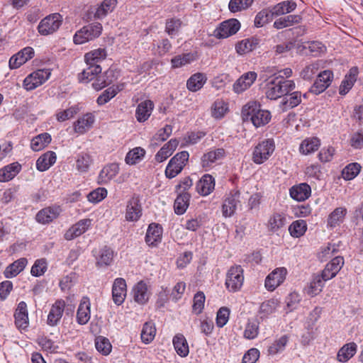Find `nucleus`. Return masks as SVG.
<instances>
[{
	"label": "nucleus",
	"instance_id": "obj_16",
	"mask_svg": "<svg viewBox=\"0 0 363 363\" xmlns=\"http://www.w3.org/2000/svg\"><path fill=\"white\" fill-rule=\"evenodd\" d=\"M257 77L255 72H248L243 74L233 84V90L235 93L240 94L248 88L255 82Z\"/></svg>",
	"mask_w": 363,
	"mask_h": 363
},
{
	"label": "nucleus",
	"instance_id": "obj_13",
	"mask_svg": "<svg viewBox=\"0 0 363 363\" xmlns=\"http://www.w3.org/2000/svg\"><path fill=\"white\" fill-rule=\"evenodd\" d=\"M34 50L31 47H26L13 55L9 60L10 69H14L20 67L34 57Z\"/></svg>",
	"mask_w": 363,
	"mask_h": 363
},
{
	"label": "nucleus",
	"instance_id": "obj_58",
	"mask_svg": "<svg viewBox=\"0 0 363 363\" xmlns=\"http://www.w3.org/2000/svg\"><path fill=\"white\" fill-rule=\"evenodd\" d=\"M196 60V55L192 52L185 53L175 56L172 59V67L179 68L182 66L190 64Z\"/></svg>",
	"mask_w": 363,
	"mask_h": 363
},
{
	"label": "nucleus",
	"instance_id": "obj_2",
	"mask_svg": "<svg viewBox=\"0 0 363 363\" xmlns=\"http://www.w3.org/2000/svg\"><path fill=\"white\" fill-rule=\"evenodd\" d=\"M242 116L244 121L250 120L257 128L266 125L271 119L270 112L261 109L256 101H250L242 107Z\"/></svg>",
	"mask_w": 363,
	"mask_h": 363
},
{
	"label": "nucleus",
	"instance_id": "obj_3",
	"mask_svg": "<svg viewBox=\"0 0 363 363\" xmlns=\"http://www.w3.org/2000/svg\"><path fill=\"white\" fill-rule=\"evenodd\" d=\"M103 30L101 23L94 22L83 26L73 36V41L77 45L84 44L99 38Z\"/></svg>",
	"mask_w": 363,
	"mask_h": 363
},
{
	"label": "nucleus",
	"instance_id": "obj_22",
	"mask_svg": "<svg viewBox=\"0 0 363 363\" xmlns=\"http://www.w3.org/2000/svg\"><path fill=\"white\" fill-rule=\"evenodd\" d=\"M90 219H82L69 228L65 234L67 240H72L85 233L90 226Z\"/></svg>",
	"mask_w": 363,
	"mask_h": 363
},
{
	"label": "nucleus",
	"instance_id": "obj_25",
	"mask_svg": "<svg viewBox=\"0 0 363 363\" xmlns=\"http://www.w3.org/2000/svg\"><path fill=\"white\" fill-rule=\"evenodd\" d=\"M91 303L87 297H83L77 312V321L80 325L86 324L91 317Z\"/></svg>",
	"mask_w": 363,
	"mask_h": 363
},
{
	"label": "nucleus",
	"instance_id": "obj_10",
	"mask_svg": "<svg viewBox=\"0 0 363 363\" xmlns=\"http://www.w3.org/2000/svg\"><path fill=\"white\" fill-rule=\"evenodd\" d=\"M240 192L238 190L230 191L224 199L222 205V214L225 218L231 217L235 213L240 203Z\"/></svg>",
	"mask_w": 363,
	"mask_h": 363
},
{
	"label": "nucleus",
	"instance_id": "obj_57",
	"mask_svg": "<svg viewBox=\"0 0 363 363\" xmlns=\"http://www.w3.org/2000/svg\"><path fill=\"white\" fill-rule=\"evenodd\" d=\"M307 230L306 222L303 220L294 221L289 227L290 235L294 238L303 236Z\"/></svg>",
	"mask_w": 363,
	"mask_h": 363
},
{
	"label": "nucleus",
	"instance_id": "obj_29",
	"mask_svg": "<svg viewBox=\"0 0 363 363\" xmlns=\"http://www.w3.org/2000/svg\"><path fill=\"white\" fill-rule=\"evenodd\" d=\"M291 197L298 201L307 199L311 194V186L306 183L293 186L289 190Z\"/></svg>",
	"mask_w": 363,
	"mask_h": 363
},
{
	"label": "nucleus",
	"instance_id": "obj_43",
	"mask_svg": "<svg viewBox=\"0 0 363 363\" xmlns=\"http://www.w3.org/2000/svg\"><path fill=\"white\" fill-rule=\"evenodd\" d=\"M325 280L323 276L320 274H315L313 277L311 281L310 282L309 286L307 289V293L311 296H315L320 294L324 286Z\"/></svg>",
	"mask_w": 363,
	"mask_h": 363
},
{
	"label": "nucleus",
	"instance_id": "obj_38",
	"mask_svg": "<svg viewBox=\"0 0 363 363\" xmlns=\"http://www.w3.org/2000/svg\"><path fill=\"white\" fill-rule=\"evenodd\" d=\"M357 345L355 342H351L344 345L338 351L337 359L340 362H347L357 352Z\"/></svg>",
	"mask_w": 363,
	"mask_h": 363
},
{
	"label": "nucleus",
	"instance_id": "obj_34",
	"mask_svg": "<svg viewBox=\"0 0 363 363\" xmlns=\"http://www.w3.org/2000/svg\"><path fill=\"white\" fill-rule=\"evenodd\" d=\"M56 160V153L52 151H48L37 160L36 168L40 172L46 171L55 163Z\"/></svg>",
	"mask_w": 363,
	"mask_h": 363
},
{
	"label": "nucleus",
	"instance_id": "obj_36",
	"mask_svg": "<svg viewBox=\"0 0 363 363\" xmlns=\"http://www.w3.org/2000/svg\"><path fill=\"white\" fill-rule=\"evenodd\" d=\"M28 260L22 257L10 264L5 269L4 274L6 278H13L19 274L26 267Z\"/></svg>",
	"mask_w": 363,
	"mask_h": 363
},
{
	"label": "nucleus",
	"instance_id": "obj_9",
	"mask_svg": "<svg viewBox=\"0 0 363 363\" xmlns=\"http://www.w3.org/2000/svg\"><path fill=\"white\" fill-rule=\"evenodd\" d=\"M50 72L48 69H38L27 76L23 81L26 90H33L48 79Z\"/></svg>",
	"mask_w": 363,
	"mask_h": 363
},
{
	"label": "nucleus",
	"instance_id": "obj_4",
	"mask_svg": "<svg viewBox=\"0 0 363 363\" xmlns=\"http://www.w3.org/2000/svg\"><path fill=\"white\" fill-rule=\"evenodd\" d=\"M274 150L275 143L274 140L272 138L264 139L255 147L252 155V160L255 164H263L269 160Z\"/></svg>",
	"mask_w": 363,
	"mask_h": 363
},
{
	"label": "nucleus",
	"instance_id": "obj_54",
	"mask_svg": "<svg viewBox=\"0 0 363 363\" xmlns=\"http://www.w3.org/2000/svg\"><path fill=\"white\" fill-rule=\"evenodd\" d=\"M156 335L155 325L152 322H146L142 328L140 337L145 344L150 343L155 338Z\"/></svg>",
	"mask_w": 363,
	"mask_h": 363
},
{
	"label": "nucleus",
	"instance_id": "obj_59",
	"mask_svg": "<svg viewBox=\"0 0 363 363\" xmlns=\"http://www.w3.org/2000/svg\"><path fill=\"white\" fill-rule=\"evenodd\" d=\"M288 341V336L286 335H282L269 346L268 353L271 355H274L279 352H282L285 349Z\"/></svg>",
	"mask_w": 363,
	"mask_h": 363
},
{
	"label": "nucleus",
	"instance_id": "obj_51",
	"mask_svg": "<svg viewBox=\"0 0 363 363\" xmlns=\"http://www.w3.org/2000/svg\"><path fill=\"white\" fill-rule=\"evenodd\" d=\"M190 195L187 192L180 193L174 201V211L178 215L184 213L189 206Z\"/></svg>",
	"mask_w": 363,
	"mask_h": 363
},
{
	"label": "nucleus",
	"instance_id": "obj_41",
	"mask_svg": "<svg viewBox=\"0 0 363 363\" xmlns=\"http://www.w3.org/2000/svg\"><path fill=\"white\" fill-rule=\"evenodd\" d=\"M172 342L177 353L180 357H185L189 354V345L185 337L182 334H177L173 337Z\"/></svg>",
	"mask_w": 363,
	"mask_h": 363
},
{
	"label": "nucleus",
	"instance_id": "obj_17",
	"mask_svg": "<svg viewBox=\"0 0 363 363\" xmlns=\"http://www.w3.org/2000/svg\"><path fill=\"white\" fill-rule=\"evenodd\" d=\"M343 265V257L336 256L326 264L325 269L322 271L321 274L323 276L325 280H330L336 276Z\"/></svg>",
	"mask_w": 363,
	"mask_h": 363
},
{
	"label": "nucleus",
	"instance_id": "obj_44",
	"mask_svg": "<svg viewBox=\"0 0 363 363\" xmlns=\"http://www.w3.org/2000/svg\"><path fill=\"white\" fill-rule=\"evenodd\" d=\"M117 4V0H104L94 13L96 18L101 19L112 12Z\"/></svg>",
	"mask_w": 363,
	"mask_h": 363
},
{
	"label": "nucleus",
	"instance_id": "obj_42",
	"mask_svg": "<svg viewBox=\"0 0 363 363\" xmlns=\"http://www.w3.org/2000/svg\"><path fill=\"white\" fill-rule=\"evenodd\" d=\"M51 135L48 133H43L34 137L30 141V148L35 152L44 149L51 142Z\"/></svg>",
	"mask_w": 363,
	"mask_h": 363
},
{
	"label": "nucleus",
	"instance_id": "obj_53",
	"mask_svg": "<svg viewBox=\"0 0 363 363\" xmlns=\"http://www.w3.org/2000/svg\"><path fill=\"white\" fill-rule=\"evenodd\" d=\"M301 102V94L299 91H294L284 96L281 101L283 109L291 108L297 106Z\"/></svg>",
	"mask_w": 363,
	"mask_h": 363
},
{
	"label": "nucleus",
	"instance_id": "obj_24",
	"mask_svg": "<svg viewBox=\"0 0 363 363\" xmlns=\"http://www.w3.org/2000/svg\"><path fill=\"white\" fill-rule=\"evenodd\" d=\"M15 324L18 329H26L28 328V315L27 310V305L24 301H21L16 310L15 314Z\"/></svg>",
	"mask_w": 363,
	"mask_h": 363
},
{
	"label": "nucleus",
	"instance_id": "obj_56",
	"mask_svg": "<svg viewBox=\"0 0 363 363\" xmlns=\"http://www.w3.org/2000/svg\"><path fill=\"white\" fill-rule=\"evenodd\" d=\"M278 306L279 301L277 299L272 298L264 301L259 307V313L262 315L260 318L264 319L274 313Z\"/></svg>",
	"mask_w": 363,
	"mask_h": 363
},
{
	"label": "nucleus",
	"instance_id": "obj_11",
	"mask_svg": "<svg viewBox=\"0 0 363 363\" xmlns=\"http://www.w3.org/2000/svg\"><path fill=\"white\" fill-rule=\"evenodd\" d=\"M142 216V206L138 196L134 195L127 202L125 218L129 222H135Z\"/></svg>",
	"mask_w": 363,
	"mask_h": 363
},
{
	"label": "nucleus",
	"instance_id": "obj_15",
	"mask_svg": "<svg viewBox=\"0 0 363 363\" xmlns=\"http://www.w3.org/2000/svg\"><path fill=\"white\" fill-rule=\"evenodd\" d=\"M94 122L95 116L93 113L84 114L74 123V130L78 134H84L93 127Z\"/></svg>",
	"mask_w": 363,
	"mask_h": 363
},
{
	"label": "nucleus",
	"instance_id": "obj_55",
	"mask_svg": "<svg viewBox=\"0 0 363 363\" xmlns=\"http://www.w3.org/2000/svg\"><path fill=\"white\" fill-rule=\"evenodd\" d=\"M145 155V150L140 147H137L127 153L125 161L126 164L133 165L140 162L144 158Z\"/></svg>",
	"mask_w": 363,
	"mask_h": 363
},
{
	"label": "nucleus",
	"instance_id": "obj_20",
	"mask_svg": "<svg viewBox=\"0 0 363 363\" xmlns=\"http://www.w3.org/2000/svg\"><path fill=\"white\" fill-rule=\"evenodd\" d=\"M126 283L123 278L115 279L112 287V296L114 303L119 306L123 303L126 296Z\"/></svg>",
	"mask_w": 363,
	"mask_h": 363
},
{
	"label": "nucleus",
	"instance_id": "obj_39",
	"mask_svg": "<svg viewBox=\"0 0 363 363\" xmlns=\"http://www.w3.org/2000/svg\"><path fill=\"white\" fill-rule=\"evenodd\" d=\"M21 165L14 162L0 169V182H6L13 179L20 172Z\"/></svg>",
	"mask_w": 363,
	"mask_h": 363
},
{
	"label": "nucleus",
	"instance_id": "obj_61",
	"mask_svg": "<svg viewBox=\"0 0 363 363\" xmlns=\"http://www.w3.org/2000/svg\"><path fill=\"white\" fill-rule=\"evenodd\" d=\"M95 347L97 351L104 355H108L112 349L109 340L103 336H99L95 339Z\"/></svg>",
	"mask_w": 363,
	"mask_h": 363
},
{
	"label": "nucleus",
	"instance_id": "obj_31",
	"mask_svg": "<svg viewBox=\"0 0 363 363\" xmlns=\"http://www.w3.org/2000/svg\"><path fill=\"white\" fill-rule=\"evenodd\" d=\"M119 172V166L116 163H111L105 166L100 172L98 182L101 184H108Z\"/></svg>",
	"mask_w": 363,
	"mask_h": 363
},
{
	"label": "nucleus",
	"instance_id": "obj_27",
	"mask_svg": "<svg viewBox=\"0 0 363 363\" xmlns=\"http://www.w3.org/2000/svg\"><path fill=\"white\" fill-rule=\"evenodd\" d=\"M94 160L89 153L82 152L76 156L75 168L79 173L84 174L88 172Z\"/></svg>",
	"mask_w": 363,
	"mask_h": 363
},
{
	"label": "nucleus",
	"instance_id": "obj_49",
	"mask_svg": "<svg viewBox=\"0 0 363 363\" xmlns=\"http://www.w3.org/2000/svg\"><path fill=\"white\" fill-rule=\"evenodd\" d=\"M301 21V17L299 15H289L277 19L273 26L277 29H282L298 24Z\"/></svg>",
	"mask_w": 363,
	"mask_h": 363
},
{
	"label": "nucleus",
	"instance_id": "obj_19",
	"mask_svg": "<svg viewBox=\"0 0 363 363\" xmlns=\"http://www.w3.org/2000/svg\"><path fill=\"white\" fill-rule=\"evenodd\" d=\"M62 210L60 206H50L40 210L36 215V220L41 224H47L56 219Z\"/></svg>",
	"mask_w": 363,
	"mask_h": 363
},
{
	"label": "nucleus",
	"instance_id": "obj_63",
	"mask_svg": "<svg viewBox=\"0 0 363 363\" xmlns=\"http://www.w3.org/2000/svg\"><path fill=\"white\" fill-rule=\"evenodd\" d=\"M301 301V295L296 292H291L285 298V303L286 305V313L291 312L296 309L299 303Z\"/></svg>",
	"mask_w": 363,
	"mask_h": 363
},
{
	"label": "nucleus",
	"instance_id": "obj_32",
	"mask_svg": "<svg viewBox=\"0 0 363 363\" xmlns=\"http://www.w3.org/2000/svg\"><path fill=\"white\" fill-rule=\"evenodd\" d=\"M154 108V104L150 100L140 102L135 111V117L139 122L146 121L150 116Z\"/></svg>",
	"mask_w": 363,
	"mask_h": 363
},
{
	"label": "nucleus",
	"instance_id": "obj_14",
	"mask_svg": "<svg viewBox=\"0 0 363 363\" xmlns=\"http://www.w3.org/2000/svg\"><path fill=\"white\" fill-rule=\"evenodd\" d=\"M286 273L287 270L284 267L277 268L272 272L265 279V287L267 289L271 291H274L284 282Z\"/></svg>",
	"mask_w": 363,
	"mask_h": 363
},
{
	"label": "nucleus",
	"instance_id": "obj_18",
	"mask_svg": "<svg viewBox=\"0 0 363 363\" xmlns=\"http://www.w3.org/2000/svg\"><path fill=\"white\" fill-rule=\"evenodd\" d=\"M65 307V303L63 300H57L52 306L48 315L47 323L50 326L57 325L63 315Z\"/></svg>",
	"mask_w": 363,
	"mask_h": 363
},
{
	"label": "nucleus",
	"instance_id": "obj_33",
	"mask_svg": "<svg viewBox=\"0 0 363 363\" xmlns=\"http://www.w3.org/2000/svg\"><path fill=\"white\" fill-rule=\"evenodd\" d=\"M94 256L97 266L106 267L111 264L113 261V251L110 247L104 246L98 252H95Z\"/></svg>",
	"mask_w": 363,
	"mask_h": 363
},
{
	"label": "nucleus",
	"instance_id": "obj_48",
	"mask_svg": "<svg viewBox=\"0 0 363 363\" xmlns=\"http://www.w3.org/2000/svg\"><path fill=\"white\" fill-rule=\"evenodd\" d=\"M206 82V77L203 73L193 74L186 82L187 89L191 91L201 89Z\"/></svg>",
	"mask_w": 363,
	"mask_h": 363
},
{
	"label": "nucleus",
	"instance_id": "obj_21",
	"mask_svg": "<svg viewBox=\"0 0 363 363\" xmlns=\"http://www.w3.org/2000/svg\"><path fill=\"white\" fill-rule=\"evenodd\" d=\"M225 154V152L223 148H218L208 151L201 157V166L206 170H208L213 166V163L222 160L224 157Z\"/></svg>",
	"mask_w": 363,
	"mask_h": 363
},
{
	"label": "nucleus",
	"instance_id": "obj_64",
	"mask_svg": "<svg viewBox=\"0 0 363 363\" xmlns=\"http://www.w3.org/2000/svg\"><path fill=\"white\" fill-rule=\"evenodd\" d=\"M107 194L108 191L106 189L99 187L87 195V199L89 202L96 203L104 200L107 196Z\"/></svg>",
	"mask_w": 363,
	"mask_h": 363
},
{
	"label": "nucleus",
	"instance_id": "obj_12",
	"mask_svg": "<svg viewBox=\"0 0 363 363\" xmlns=\"http://www.w3.org/2000/svg\"><path fill=\"white\" fill-rule=\"evenodd\" d=\"M333 79V73L330 70L320 72L310 91L316 95L322 93L330 86Z\"/></svg>",
	"mask_w": 363,
	"mask_h": 363
},
{
	"label": "nucleus",
	"instance_id": "obj_1",
	"mask_svg": "<svg viewBox=\"0 0 363 363\" xmlns=\"http://www.w3.org/2000/svg\"><path fill=\"white\" fill-rule=\"evenodd\" d=\"M295 87V82L293 80L286 79L282 75H278L267 81L265 94L267 99L277 100L289 94Z\"/></svg>",
	"mask_w": 363,
	"mask_h": 363
},
{
	"label": "nucleus",
	"instance_id": "obj_52",
	"mask_svg": "<svg viewBox=\"0 0 363 363\" xmlns=\"http://www.w3.org/2000/svg\"><path fill=\"white\" fill-rule=\"evenodd\" d=\"M87 68L84 69L79 75V79L81 82H89L92 80L96 75L101 72V67L99 65H86Z\"/></svg>",
	"mask_w": 363,
	"mask_h": 363
},
{
	"label": "nucleus",
	"instance_id": "obj_5",
	"mask_svg": "<svg viewBox=\"0 0 363 363\" xmlns=\"http://www.w3.org/2000/svg\"><path fill=\"white\" fill-rule=\"evenodd\" d=\"M244 271L241 266L231 267L225 275V285L229 292L240 291L244 283Z\"/></svg>",
	"mask_w": 363,
	"mask_h": 363
},
{
	"label": "nucleus",
	"instance_id": "obj_28",
	"mask_svg": "<svg viewBox=\"0 0 363 363\" xmlns=\"http://www.w3.org/2000/svg\"><path fill=\"white\" fill-rule=\"evenodd\" d=\"M215 188V179L210 174H204L196 184V191L202 196L209 195Z\"/></svg>",
	"mask_w": 363,
	"mask_h": 363
},
{
	"label": "nucleus",
	"instance_id": "obj_23",
	"mask_svg": "<svg viewBox=\"0 0 363 363\" xmlns=\"http://www.w3.org/2000/svg\"><path fill=\"white\" fill-rule=\"evenodd\" d=\"M286 224V218L284 214L280 213H274L272 214L267 221V230L271 233H277L284 228Z\"/></svg>",
	"mask_w": 363,
	"mask_h": 363
},
{
	"label": "nucleus",
	"instance_id": "obj_37",
	"mask_svg": "<svg viewBox=\"0 0 363 363\" xmlns=\"http://www.w3.org/2000/svg\"><path fill=\"white\" fill-rule=\"evenodd\" d=\"M259 40L256 38L242 40L235 45V50L239 55H245L256 49Z\"/></svg>",
	"mask_w": 363,
	"mask_h": 363
},
{
	"label": "nucleus",
	"instance_id": "obj_40",
	"mask_svg": "<svg viewBox=\"0 0 363 363\" xmlns=\"http://www.w3.org/2000/svg\"><path fill=\"white\" fill-rule=\"evenodd\" d=\"M259 320L257 318L248 319L243 333V336L247 340L256 338L259 333Z\"/></svg>",
	"mask_w": 363,
	"mask_h": 363
},
{
	"label": "nucleus",
	"instance_id": "obj_7",
	"mask_svg": "<svg viewBox=\"0 0 363 363\" xmlns=\"http://www.w3.org/2000/svg\"><path fill=\"white\" fill-rule=\"evenodd\" d=\"M189 152L182 151L176 154L169 162L165 175L167 178L172 179L178 175L183 169L189 160Z\"/></svg>",
	"mask_w": 363,
	"mask_h": 363
},
{
	"label": "nucleus",
	"instance_id": "obj_60",
	"mask_svg": "<svg viewBox=\"0 0 363 363\" xmlns=\"http://www.w3.org/2000/svg\"><path fill=\"white\" fill-rule=\"evenodd\" d=\"M361 170V165L357 162L347 165L342 172V178L345 180H351L356 177Z\"/></svg>",
	"mask_w": 363,
	"mask_h": 363
},
{
	"label": "nucleus",
	"instance_id": "obj_50",
	"mask_svg": "<svg viewBox=\"0 0 363 363\" xmlns=\"http://www.w3.org/2000/svg\"><path fill=\"white\" fill-rule=\"evenodd\" d=\"M347 209L343 207L335 208L328 216V225L330 228H335L343 222Z\"/></svg>",
	"mask_w": 363,
	"mask_h": 363
},
{
	"label": "nucleus",
	"instance_id": "obj_26",
	"mask_svg": "<svg viewBox=\"0 0 363 363\" xmlns=\"http://www.w3.org/2000/svg\"><path fill=\"white\" fill-rule=\"evenodd\" d=\"M133 296L134 301L138 303H146L150 296L147 285L142 281L137 283L133 289Z\"/></svg>",
	"mask_w": 363,
	"mask_h": 363
},
{
	"label": "nucleus",
	"instance_id": "obj_30",
	"mask_svg": "<svg viewBox=\"0 0 363 363\" xmlns=\"http://www.w3.org/2000/svg\"><path fill=\"white\" fill-rule=\"evenodd\" d=\"M162 228L157 224L151 223L145 235V242L150 246H155L161 242Z\"/></svg>",
	"mask_w": 363,
	"mask_h": 363
},
{
	"label": "nucleus",
	"instance_id": "obj_35",
	"mask_svg": "<svg viewBox=\"0 0 363 363\" xmlns=\"http://www.w3.org/2000/svg\"><path fill=\"white\" fill-rule=\"evenodd\" d=\"M179 145L177 139H171L155 155V160L162 162L171 156Z\"/></svg>",
	"mask_w": 363,
	"mask_h": 363
},
{
	"label": "nucleus",
	"instance_id": "obj_46",
	"mask_svg": "<svg viewBox=\"0 0 363 363\" xmlns=\"http://www.w3.org/2000/svg\"><path fill=\"white\" fill-rule=\"evenodd\" d=\"M320 145V141L318 138H309L302 141L299 150L303 155H307L316 151Z\"/></svg>",
	"mask_w": 363,
	"mask_h": 363
},
{
	"label": "nucleus",
	"instance_id": "obj_47",
	"mask_svg": "<svg viewBox=\"0 0 363 363\" xmlns=\"http://www.w3.org/2000/svg\"><path fill=\"white\" fill-rule=\"evenodd\" d=\"M106 57V50L104 48H98L86 53L84 55V61L86 65H99V63Z\"/></svg>",
	"mask_w": 363,
	"mask_h": 363
},
{
	"label": "nucleus",
	"instance_id": "obj_6",
	"mask_svg": "<svg viewBox=\"0 0 363 363\" xmlns=\"http://www.w3.org/2000/svg\"><path fill=\"white\" fill-rule=\"evenodd\" d=\"M63 17L59 13H51L43 18L38 24V30L40 35L53 34L62 24Z\"/></svg>",
	"mask_w": 363,
	"mask_h": 363
},
{
	"label": "nucleus",
	"instance_id": "obj_45",
	"mask_svg": "<svg viewBox=\"0 0 363 363\" xmlns=\"http://www.w3.org/2000/svg\"><path fill=\"white\" fill-rule=\"evenodd\" d=\"M296 8V4L292 1H284L272 9V13L275 16H282L294 11Z\"/></svg>",
	"mask_w": 363,
	"mask_h": 363
},
{
	"label": "nucleus",
	"instance_id": "obj_8",
	"mask_svg": "<svg viewBox=\"0 0 363 363\" xmlns=\"http://www.w3.org/2000/svg\"><path fill=\"white\" fill-rule=\"evenodd\" d=\"M240 28V22L235 18H231L222 22L214 30L213 35L218 39L227 38L235 35Z\"/></svg>",
	"mask_w": 363,
	"mask_h": 363
},
{
	"label": "nucleus",
	"instance_id": "obj_62",
	"mask_svg": "<svg viewBox=\"0 0 363 363\" xmlns=\"http://www.w3.org/2000/svg\"><path fill=\"white\" fill-rule=\"evenodd\" d=\"M254 0H230L228 4V9L230 12L236 13L249 8Z\"/></svg>",
	"mask_w": 363,
	"mask_h": 363
}]
</instances>
